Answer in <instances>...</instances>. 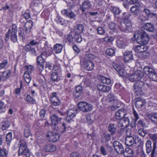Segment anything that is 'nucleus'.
Here are the masks:
<instances>
[{
    "instance_id": "nucleus-12",
    "label": "nucleus",
    "mask_w": 157,
    "mask_h": 157,
    "mask_svg": "<svg viewBox=\"0 0 157 157\" xmlns=\"http://www.w3.org/2000/svg\"><path fill=\"white\" fill-rule=\"evenodd\" d=\"M77 110L76 108L69 109L68 110L67 116L66 118V120L68 122H69L74 117Z\"/></svg>"
},
{
    "instance_id": "nucleus-38",
    "label": "nucleus",
    "mask_w": 157,
    "mask_h": 157,
    "mask_svg": "<svg viewBox=\"0 0 157 157\" xmlns=\"http://www.w3.org/2000/svg\"><path fill=\"white\" fill-rule=\"evenodd\" d=\"M94 56L90 53H88L86 55L83 61H92V60L94 58Z\"/></svg>"
},
{
    "instance_id": "nucleus-1",
    "label": "nucleus",
    "mask_w": 157,
    "mask_h": 157,
    "mask_svg": "<svg viewBox=\"0 0 157 157\" xmlns=\"http://www.w3.org/2000/svg\"><path fill=\"white\" fill-rule=\"evenodd\" d=\"M134 36L136 38L137 42L141 44H146L149 40L148 36L144 31L138 32L134 34Z\"/></svg>"
},
{
    "instance_id": "nucleus-40",
    "label": "nucleus",
    "mask_w": 157,
    "mask_h": 157,
    "mask_svg": "<svg viewBox=\"0 0 157 157\" xmlns=\"http://www.w3.org/2000/svg\"><path fill=\"white\" fill-rule=\"evenodd\" d=\"M157 147L156 142H154L153 148L151 153V157H157V150L155 151Z\"/></svg>"
},
{
    "instance_id": "nucleus-11",
    "label": "nucleus",
    "mask_w": 157,
    "mask_h": 157,
    "mask_svg": "<svg viewBox=\"0 0 157 157\" xmlns=\"http://www.w3.org/2000/svg\"><path fill=\"white\" fill-rule=\"evenodd\" d=\"M47 137L49 138V140L51 142L57 141L60 137L59 135L57 133L50 132L47 135Z\"/></svg>"
},
{
    "instance_id": "nucleus-44",
    "label": "nucleus",
    "mask_w": 157,
    "mask_h": 157,
    "mask_svg": "<svg viewBox=\"0 0 157 157\" xmlns=\"http://www.w3.org/2000/svg\"><path fill=\"white\" fill-rule=\"evenodd\" d=\"M17 32H12L11 33V40L13 42L17 41Z\"/></svg>"
},
{
    "instance_id": "nucleus-10",
    "label": "nucleus",
    "mask_w": 157,
    "mask_h": 157,
    "mask_svg": "<svg viewBox=\"0 0 157 157\" xmlns=\"http://www.w3.org/2000/svg\"><path fill=\"white\" fill-rule=\"evenodd\" d=\"M113 145L115 150L118 154H121L124 152L123 147L118 141H115L113 142Z\"/></svg>"
},
{
    "instance_id": "nucleus-3",
    "label": "nucleus",
    "mask_w": 157,
    "mask_h": 157,
    "mask_svg": "<svg viewBox=\"0 0 157 157\" xmlns=\"http://www.w3.org/2000/svg\"><path fill=\"white\" fill-rule=\"evenodd\" d=\"M129 3L131 4L135 5L132 6L130 9V11L135 16H138L140 13V4L137 0H130Z\"/></svg>"
},
{
    "instance_id": "nucleus-24",
    "label": "nucleus",
    "mask_w": 157,
    "mask_h": 157,
    "mask_svg": "<svg viewBox=\"0 0 157 157\" xmlns=\"http://www.w3.org/2000/svg\"><path fill=\"white\" fill-rule=\"evenodd\" d=\"M125 144L128 146H130L132 145L133 146H134V139L132 136L126 137L125 141Z\"/></svg>"
},
{
    "instance_id": "nucleus-56",
    "label": "nucleus",
    "mask_w": 157,
    "mask_h": 157,
    "mask_svg": "<svg viewBox=\"0 0 157 157\" xmlns=\"http://www.w3.org/2000/svg\"><path fill=\"white\" fill-rule=\"evenodd\" d=\"M108 101L110 102H113L115 100V97L113 94L110 93L107 96Z\"/></svg>"
},
{
    "instance_id": "nucleus-26",
    "label": "nucleus",
    "mask_w": 157,
    "mask_h": 157,
    "mask_svg": "<svg viewBox=\"0 0 157 157\" xmlns=\"http://www.w3.org/2000/svg\"><path fill=\"white\" fill-rule=\"evenodd\" d=\"M124 60L127 61L133 59V55L132 52L126 51L124 53Z\"/></svg>"
},
{
    "instance_id": "nucleus-50",
    "label": "nucleus",
    "mask_w": 157,
    "mask_h": 157,
    "mask_svg": "<svg viewBox=\"0 0 157 157\" xmlns=\"http://www.w3.org/2000/svg\"><path fill=\"white\" fill-rule=\"evenodd\" d=\"M74 39L75 41L78 43L81 42L82 40V38L80 35V34L75 33Z\"/></svg>"
},
{
    "instance_id": "nucleus-16",
    "label": "nucleus",
    "mask_w": 157,
    "mask_h": 157,
    "mask_svg": "<svg viewBox=\"0 0 157 157\" xmlns=\"http://www.w3.org/2000/svg\"><path fill=\"white\" fill-rule=\"evenodd\" d=\"M56 149L55 145L51 144H48L45 145L43 148V150L47 152H52L54 151Z\"/></svg>"
},
{
    "instance_id": "nucleus-30",
    "label": "nucleus",
    "mask_w": 157,
    "mask_h": 157,
    "mask_svg": "<svg viewBox=\"0 0 157 157\" xmlns=\"http://www.w3.org/2000/svg\"><path fill=\"white\" fill-rule=\"evenodd\" d=\"M47 55V54L46 52H42L41 55L39 56L37 58V63H43L44 58H45Z\"/></svg>"
},
{
    "instance_id": "nucleus-62",
    "label": "nucleus",
    "mask_w": 157,
    "mask_h": 157,
    "mask_svg": "<svg viewBox=\"0 0 157 157\" xmlns=\"http://www.w3.org/2000/svg\"><path fill=\"white\" fill-rule=\"evenodd\" d=\"M58 74L57 72H53L51 75V79L53 81H57L58 80Z\"/></svg>"
},
{
    "instance_id": "nucleus-51",
    "label": "nucleus",
    "mask_w": 157,
    "mask_h": 157,
    "mask_svg": "<svg viewBox=\"0 0 157 157\" xmlns=\"http://www.w3.org/2000/svg\"><path fill=\"white\" fill-rule=\"evenodd\" d=\"M8 152L5 149H1L0 147V157H6Z\"/></svg>"
},
{
    "instance_id": "nucleus-21",
    "label": "nucleus",
    "mask_w": 157,
    "mask_h": 157,
    "mask_svg": "<svg viewBox=\"0 0 157 157\" xmlns=\"http://www.w3.org/2000/svg\"><path fill=\"white\" fill-rule=\"evenodd\" d=\"M84 26L82 24H77L75 26L74 28V31L76 34H80L83 31Z\"/></svg>"
},
{
    "instance_id": "nucleus-47",
    "label": "nucleus",
    "mask_w": 157,
    "mask_h": 157,
    "mask_svg": "<svg viewBox=\"0 0 157 157\" xmlns=\"http://www.w3.org/2000/svg\"><path fill=\"white\" fill-rule=\"evenodd\" d=\"M12 135L10 132L8 133L6 137V143L7 145H10V143L12 140Z\"/></svg>"
},
{
    "instance_id": "nucleus-35",
    "label": "nucleus",
    "mask_w": 157,
    "mask_h": 157,
    "mask_svg": "<svg viewBox=\"0 0 157 157\" xmlns=\"http://www.w3.org/2000/svg\"><path fill=\"white\" fill-rule=\"evenodd\" d=\"M101 137L102 140L106 142L110 140L111 136L109 133H103L101 135Z\"/></svg>"
},
{
    "instance_id": "nucleus-45",
    "label": "nucleus",
    "mask_w": 157,
    "mask_h": 157,
    "mask_svg": "<svg viewBox=\"0 0 157 157\" xmlns=\"http://www.w3.org/2000/svg\"><path fill=\"white\" fill-rule=\"evenodd\" d=\"M18 33L19 37L20 39H21L23 41H24L25 37V35L24 33V29L22 28H20Z\"/></svg>"
},
{
    "instance_id": "nucleus-17",
    "label": "nucleus",
    "mask_w": 157,
    "mask_h": 157,
    "mask_svg": "<svg viewBox=\"0 0 157 157\" xmlns=\"http://www.w3.org/2000/svg\"><path fill=\"white\" fill-rule=\"evenodd\" d=\"M136 101V106L138 109L141 108L144 105L146 101L144 99H143L140 97L136 98L135 99Z\"/></svg>"
},
{
    "instance_id": "nucleus-49",
    "label": "nucleus",
    "mask_w": 157,
    "mask_h": 157,
    "mask_svg": "<svg viewBox=\"0 0 157 157\" xmlns=\"http://www.w3.org/2000/svg\"><path fill=\"white\" fill-rule=\"evenodd\" d=\"M10 72L9 71H7L3 72L2 73V78L3 80H5L7 79L10 76Z\"/></svg>"
},
{
    "instance_id": "nucleus-8",
    "label": "nucleus",
    "mask_w": 157,
    "mask_h": 157,
    "mask_svg": "<svg viewBox=\"0 0 157 157\" xmlns=\"http://www.w3.org/2000/svg\"><path fill=\"white\" fill-rule=\"evenodd\" d=\"M142 44V45L137 46L135 47L134 48V50L136 52L142 53L143 54H146L144 55V56H147V53L146 51L147 50L148 48L147 46Z\"/></svg>"
},
{
    "instance_id": "nucleus-28",
    "label": "nucleus",
    "mask_w": 157,
    "mask_h": 157,
    "mask_svg": "<svg viewBox=\"0 0 157 157\" xmlns=\"http://www.w3.org/2000/svg\"><path fill=\"white\" fill-rule=\"evenodd\" d=\"M63 47V45L57 44L54 46L53 50L56 53H59L62 51Z\"/></svg>"
},
{
    "instance_id": "nucleus-7",
    "label": "nucleus",
    "mask_w": 157,
    "mask_h": 157,
    "mask_svg": "<svg viewBox=\"0 0 157 157\" xmlns=\"http://www.w3.org/2000/svg\"><path fill=\"white\" fill-rule=\"evenodd\" d=\"M52 122V126L53 129L57 130L58 123L61 121L62 118L56 114L52 115L51 117Z\"/></svg>"
},
{
    "instance_id": "nucleus-2",
    "label": "nucleus",
    "mask_w": 157,
    "mask_h": 157,
    "mask_svg": "<svg viewBox=\"0 0 157 157\" xmlns=\"http://www.w3.org/2000/svg\"><path fill=\"white\" fill-rule=\"evenodd\" d=\"M20 143L21 144L18 150L19 155H25L27 157H29L30 154L27 147L26 142L23 140H21L20 141Z\"/></svg>"
},
{
    "instance_id": "nucleus-27",
    "label": "nucleus",
    "mask_w": 157,
    "mask_h": 157,
    "mask_svg": "<svg viewBox=\"0 0 157 157\" xmlns=\"http://www.w3.org/2000/svg\"><path fill=\"white\" fill-rule=\"evenodd\" d=\"M143 70L144 73L148 76L155 71L153 69L149 66H145Z\"/></svg>"
},
{
    "instance_id": "nucleus-64",
    "label": "nucleus",
    "mask_w": 157,
    "mask_h": 157,
    "mask_svg": "<svg viewBox=\"0 0 157 157\" xmlns=\"http://www.w3.org/2000/svg\"><path fill=\"white\" fill-rule=\"evenodd\" d=\"M149 136L151 139L153 141H156L157 140V133L155 134H150Z\"/></svg>"
},
{
    "instance_id": "nucleus-59",
    "label": "nucleus",
    "mask_w": 157,
    "mask_h": 157,
    "mask_svg": "<svg viewBox=\"0 0 157 157\" xmlns=\"http://www.w3.org/2000/svg\"><path fill=\"white\" fill-rule=\"evenodd\" d=\"M97 30L98 33L100 35H104L105 32L104 29L101 27H98Z\"/></svg>"
},
{
    "instance_id": "nucleus-41",
    "label": "nucleus",
    "mask_w": 157,
    "mask_h": 157,
    "mask_svg": "<svg viewBox=\"0 0 157 157\" xmlns=\"http://www.w3.org/2000/svg\"><path fill=\"white\" fill-rule=\"evenodd\" d=\"M133 113L135 117V121H132L131 124V126L132 127L134 128L136 127V121L139 119V117L138 114L135 111H133Z\"/></svg>"
},
{
    "instance_id": "nucleus-36",
    "label": "nucleus",
    "mask_w": 157,
    "mask_h": 157,
    "mask_svg": "<svg viewBox=\"0 0 157 157\" xmlns=\"http://www.w3.org/2000/svg\"><path fill=\"white\" fill-rule=\"evenodd\" d=\"M28 71H25L24 74V78L25 81L29 83L31 80V77Z\"/></svg>"
},
{
    "instance_id": "nucleus-52",
    "label": "nucleus",
    "mask_w": 157,
    "mask_h": 157,
    "mask_svg": "<svg viewBox=\"0 0 157 157\" xmlns=\"http://www.w3.org/2000/svg\"><path fill=\"white\" fill-rule=\"evenodd\" d=\"M33 22L31 20H29L27 21L25 24V26L28 27L29 29V32L33 26Z\"/></svg>"
},
{
    "instance_id": "nucleus-58",
    "label": "nucleus",
    "mask_w": 157,
    "mask_h": 157,
    "mask_svg": "<svg viewBox=\"0 0 157 157\" xmlns=\"http://www.w3.org/2000/svg\"><path fill=\"white\" fill-rule=\"evenodd\" d=\"M6 110V108L4 103L0 101V113L4 112Z\"/></svg>"
},
{
    "instance_id": "nucleus-53",
    "label": "nucleus",
    "mask_w": 157,
    "mask_h": 157,
    "mask_svg": "<svg viewBox=\"0 0 157 157\" xmlns=\"http://www.w3.org/2000/svg\"><path fill=\"white\" fill-rule=\"evenodd\" d=\"M149 77L150 79L154 81H157V74L155 71L151 74H150Z\"/></svg>"
},
{
    "instance_id": "nucleus-42",
    "label": "nucleus",
    "mask_w": 157,
    "mask_h": 157,
    "mask_svg": "<svg viewBox=\"0 0 157 157\" xmlns=\"http://www.w3.org/2000/svg\"><path fill=\"white\" fill-rule=\"evenodd\" d=\"M2 124V128L3 130H6L10 126V122L8 121H4Z\"/></svg>"
},
{
    "instance_id": "nucleus-37",
    "label": "nucleus",
    "mask_w": 157,
    "mask_h": 157,
    "mask_svg": "<svg viewBox=\"0 0 157 157\" xmlns=\"http://www.w3.org/2000/svg\"><path fill=\"white\" fill-rule=\"evenodd\" d=\"M134 144L133 145L136 148L138 147L142 144H143V143L142 142L141 139L140 138L137 137L134 140Z\"/></svg>"
},
{
    "instance_id": "nucleus-43",
    "label": "nucleus",
    "mask_w": 157,
    "mask_h": 157,
    "mask_svg": "<svg viewBox=\"0 0 157 157\" xmlns=\"http://www.w3.org/2000/svg\"><path fill=\"white\" fill-rule=\"evenodd\" d=\"M30 135L31 133L30 131L29 126H25L24 128V136L26 137H28Z\"/></svg>"
},
{
    "instance_id": "nucleus-32",
    "label": "nucleus",
    "mask_w": 157,
    "mask_h": 157,
    "mask_svg": "<svg viewBox=\"0 0 157 157\" xmlns=\"http://www.w3.org/2000/svg\"><path fill=\"white\" fill-rule=\"evenodd\" d=\"M133 150L129 148H126L124 151V155L126 157H131L133 155Z\"/></svg>"
},
{
    "instance_id": "nucleus-54",
    "label": "nucleus",
    "mask_w": 157,
    "mask_h": 157,
    "mask_svg": "<svg viewBox=\"0 0 157 157\" xmlns=\"http://www.w3.org/2000/svg\"><path fill=\"white\" fill-rule=\"evenodd\" d=\"M105 53L107 55L112 56L115 54V51L112 48H109L106 50Z\"/></svg>"
},
{
    "instance_id": "nucleus-63",
    "label": "nucleus",
    "mask_w": 157,
    "mask_h": 157,
    "mask_svg": "<svg viewBox=\"0 0 157 157\" xmlns=\"http://www.w3.org/2000/svg\"><path fill=\"white\" fill-rule=\"evenodd\" d=\"M27 101L33 104L35 102L34 100L29 95H27L26 98Z\"/></svg>"
},
{
    "instance_id": "nucleus-18",
    "label": "nucleus",
    "mask_w": 157,
    "mask_h": 157,
    "mask_svg": "<svg viewBox=\"0 0 157 157\" xmlns=\"http://www.w3.org/2000/svg\"><path fill=\"white\" fill-rule=\"evenodd\" d=\"M104 83H99L97 85L98 89L101 91L105 92H108L111 90V88L109 86H106L104 84Z\"/></svg>"
},
{
    "instance_id": "nucleus-14",
    "label": "nucleus",
    "mask_w": 157,
    "mask_h": 157,
    "mask_svg": "<svg viewBox=\"0 0 157 157\" xmlns=\"http://www.w3.org/2000/svg\"><path fill=\"white\" fill-rule=\"evenodd\" d=\"M62 14L71 19L74 18L75 16V13L69 9H64L61 11Z\"/></svg>"
},
{
    "instance_id": "nucleus-29",
    "label": "nucleus",
    "mask_w": 157,
    "mask_h": 157,
    "mask_svg": "<svg viewBox=\"0 0 157 157\" xmlns=\"http://www.w3.org/2000/svg\"><path fill=\"white\" fill-rule=\"evenodd\" d=\"M129 121L128 118L127 117H123L121 118L120 120V123L121 124V127H127L129 124Z\"/></svg>"
},
{
    "instance_id": "nucleus-9",
    "label": "nucleus",
    "mask_w": 157,
    "mask_h": 157,
    "mask_svg": "<svg viewBox=\"0 0 157 157\" xmlns=\"http://www.w3.org/2000/svg\"><path fill=\"white\" fill-rule=\"evenodd\" d=\"M92 4L91 2L88 1H86L83 2L80 5L79 9L83 13L87 10L91 8Z\"/></svg>"
},
{
    "instance_id": "nucleus-39",
    "label": "nucleus",
    "mask_w": 157,
    "mask_h": 157,
    "mask_svg": "<svg viewBox=\"0 0 157 157\" xmlns=\"http://www.w3.org/2000/svg\"><path fill=\"white\" fill-rule=\"evenodd\" d=\"M151 144V142L150 140H147L146 143L147 153L148 154L150 153L151 151H152V149Z\"/></svg>"
},
{
    "instance_id": "nucleus-4",
    "label": "nucleus",
    "mask_w": 157,
    "mask_h": 157,
    "mask_svg": "<svg viewBox=\"0 0 157 157\" xmlns=\"http://www.w3.org/2000/svg\"><path fill=\"white\" fill-rule=\"evenodd\" d=\"M144 74L142 72L138 70L133 74H129L127 76L128 79L131 82H133L140 80L143 77Z\"/></svg>"
},
{
    "instance_id": "nucleus-25",
    "label": "nucleus",
    "mask_w": 157,
    "mask_h": 157,
    "mask_svg": "<svg viewBox=\"0 0 157 157\" xmlns=\"http://www.w3.org/2000/svg\"><path fill=\"white\" fill-rule=\"evenodd\" d=\"M122 15L121 19L124 23H131L129 20V17L131 16V14L124 12L122 13Z\"/></svg>"
},
{
    "instance_id": "nucleus-20",
    "label": "nucleus",
    "mask_w": 157,
    "mask_h": 157,
    "mask_svg": "<svg viewBox=\"0 0 157 157\" xmlns=\"http://www.w3.org/2000/svg\"><path fill=\"white\" fill-rule=\"evenodd\" d=\"M147 117L151 120L152 122L157 126V113L148 114Z\"/></svg>"
},
{
    "instance_id": "nucleus-6",
    "label": "nucleus",
    "mask_w": 157,
    "mask_h": 157,
    "mask_svg": "<svg viewBox=\"0 0 157 157\" xmlns=\"http://www.w3.org/2000/svg\"><path fill=\"white\" fill-rule=\"evenodd\" d=\"M78 106L79 109L85 113L90 111L93 109V106L91 104L84 101L79 102Z\"/></svg>"
},
{
    "instance_id": "nucleus-55",
    "label": "nucleus",
    "mask_w": 157,
    "mask_h": 157,
    "mask_svg": "<svg viewBox=\"0 0 157 157\" xmlns=\"http://www.w3.org/2000/svg\"><path fill=\"white\" fill-rule=\"evenodd\" d=\"M74 38L73 36L70 34L68 35L66 38V41H67L70 43L73 44L74 43Z\"/></svg>"
},
{
    "instance_id": "nucleus-23",
    "label": "nucleus",
    "mask_w": 157,
    "mask_h": 157,
    "mask_svg": "<svg viewBox=\"0 0 157 157\" xmlns=\"http://www.w3.org/2000/svg\"><path fill=\"white\" fill-rule=\"evenodd\" d=\"M116 43L117 46L120 48H125L127 45L125 40L122 39L117 40Z\"/></svg>"
},
{
    "instance_id": "nucleus-33",
    "label": "nucleus",
    "mask_w": 157,
    "mask_h": 157,
    "mask_svg": "<svg viewBox=\"0 0 157 157\" xmlns=\"http://www.w3.org/2000/svg\"><path fill=\"white\" fill-rule=\"evenodd\" d=\"M50 101L52 104L54 106H57L59 105L61 102L58 98L53 97L51 98Z\"/></svg>"
},
{
    "instance_id": "nucleus-13",
    "label": "nucleus",
    "mask_w": 157,
    "mask_h": 157,
    "mask_svg": "<svg viewBox=\"0 0 157 157\" xmlns=\"http://www.w3.org/2000/svg\"><path fill=\"white\" fill-rule=\"evenodd\" d=\"M82 65L84 69L87 71L92 70L94 67V64L92 61H83Z\"/></svg>"
},
{
    "instance_id": "nucleus-19",
    "label": "nucleus",
    "mask_w": 157,
    "mask_h": 157,
    "mask_svg": "<svg viewBox=\"0 0 157 157\" xmlns=\"http://www.w3.org/2000/svg\"><path fill=\"white\" fill-rule=\"evenodd\" d=\"M82 88L80 86H77L75 88V90L74 92V96L77 98L79 97L82 93Z\"/></svg>"
},
{
    "instance_id": "nucleus-5",
    "label": "nucleus",
    "mask_w": 157,
    "mask_h": 157,
    "mask_svg": "<svg viewBox=\"0 0 157 157\" xmlns=\"http://www.w3.org/2000/svg\"><path fill=\"white\" fill-rule=\"evenodd\" d=\"M144 83L142 81H137L133 85L135 94L137 96L143 95L144 94L142 88L144 86Z\"/></svg>"
},
{
    "instance_id": "nucleus-61",
    "label": "nucleus",
    "mask_w": 157,
    "mask_h": 157,
    "mask_svg": "<svg viewBox=\"0 0 157 157\" xmlns=\"http://www.w3.org/2000/svg\"><path fill=\"white\" fill-rule=\"evenodd\" d=\"M103 40L106 42L111 43L113 41L114 38L112 36H107L105 37Z\"/></svg>"
},
{
    "instance_id": "nucleus-31",
    "label": "nucleus",
    "mask_w": 157,
    "mask_h": 157,
    "mask_svg": "<svg viewBox=\"0 0 157 157\" xmlns=\"http://www.w3.org/2000/svg\"><path fill=\"white\" fill-rule=\"evenodd\" d=\"M144 29L149 32H152L154 29V26L150 23H146L143 26Z\"/></svg>"
},
{
    "instance_id": "nucleus-46",
    "label": "nucleus",
    "mask_w": 157,
    "mask_h": 157,
    "mask_svg": "<svg viewBox=\"0 0 157 157\" xmlns=\"http://www.w3.org/2000/svg\"><path fill=\"white\" fill-rule=\"evenodd\" d=\"M111 11L115 15H116L119 14L121 12V11L120 10L119 8L116 7H112Z\"/></svg>"
},
{
    "instance_id": "nucleus-48",
    "label": "nucleus",
    "mask_w": 157,
    "mask_h": 157,
    "mask_svg": "<svg viewBox=\"0 0 157 157\" xmlns=\"http://www.w3.org/2000/svg\"><path fill=\"white\" fill-rule=\"evenodd\" d=\"M101 82L104 83L109 84L111 83V80L109 78H106L104 76H102L101 78Z\"/></svg>"
},
{
    "instance_id": "nucleus-34",
    "label": "nucleus",
    "mask_w": 157,
    "mask_h": 157,
    "mask_svg": "<svg viewBox=\"0 0 157 157\" xmlns=\"http://www.w3.org/2000/svg\"><path fill=\"white\" fill-rule=\"evenodd\" d=\"M116 128L114 124L111 123L108 126V130L111 134L114 135L116 131Z\"/></svg>"
},
{
    "instance_id": "nucleus-15",
    "label": "nucleus",
    "mask_w": 157,
    "mask_h": 157,
    "mask_svg": "<svg viewBox=\"0 0 157 157\" xmlns=\"http://www.w3.org/2000/svg\"><path fill=\"white\" fill-rule=\"evenodd\" d=\"M119 29L122 31L125 32L129 31L132 28L131 23H123L119 26Z\"/></svg>"
},
{
    "instance_id": "nucleus-57",
    "label": "nucleus",
    "mask_w": 157,
    "mask_h": 157,
    "mask_svg": "<svg viewBox=\"0 0 157 157\" xmlns=\"http://www.w3.org/2000/svg\"><path fill=\"white\" fill-rule=\"evenodd\" d=\"M108 27L110 29L113 31H115L116 28V25L112 22L109 23L108 24Z\"/></svg>"
},
{
    "instance_id": "nucleus-60",
    "label": "nucleus",
    "mask_w": 157,
    "mask_h": 157,
    "mask_svg": "<svg viewBox=\"0 0 157 157\" xmlns=\"http://www.w3.org/2000/svg\"><path fill=\"white\" fill-rule=\"evenodd\" d=\"M61 128L63 130L61 131L62 133L64 132L65 131H67L70 128L69 127L67 126V125L64 123H63Z\"/></svg>"
},
{
    "instance_id": "nucleus-22",
    "label": "nucleus",
    "mask_w": 157,
    "mask_h": 157,
    "mask_svg": "<svg viewBox=\"0 0 157 157\" xmlns=\"http://www.w3.org/2000/svg\"><path fill=\"white\" fill-rule=\"evenodd\" d=\"M124 109L119 110L116 113L115 117L117 119L123 118L125 115V113Z\"/></svg>"
}]
</instances>
